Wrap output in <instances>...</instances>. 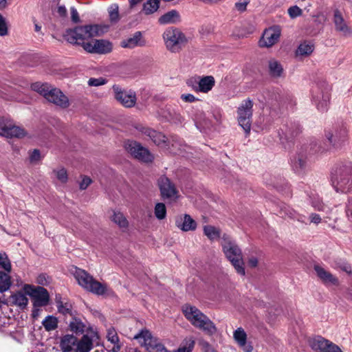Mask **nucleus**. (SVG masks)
Returning a JSON list of instances; mask_svg holds the SVG:
<instances>
[{"instance_id": "nucleus-4", "label": "nucleus", "mask_w": 352, "mask_h": 352, "mask_svg": "<svg viewBox=\"0 0 352 352\" xmlns=\"http://www.w3.org/2000/svg\"><path fill=\"white\" fill-rule=\"evenodd\" d=\"M62 352H89L94 346L92 340L87 336L78 339L73 335H65L60 338Z\"/></svg>"}, {"instance_id": "nucleus-35", "label": "nucleus", "mask_w": 352, "mask_h": 352, "mask_svg": "<svg viewBox=\"0 0 352 352\" xmlns=\"http://www.w3.org/2000/svg\"><path fill=\"white\" fill-rule=\"evenodd\" d=\"M11 285L10 276L3 272H0V292L8 290Z\"/></svg>"}, {"instance_id": "nucleus-55", "label": "nucleus", "mask_w": 352, "mask_h": 352, "mask_svg": "<svg viewBox=\"0 0 352 352\" xmlns=\"http://www.w3.org/2000/svg\"><path fill=\"white\" fill-rule=\"evenodd\" d=\"M8 122L9 120L8 119L4 118L3 117H0V135H1Z\"/></svg>"}, {"instance_id": "nucleus-7", "label": "nucleus", "mask_w": 352, "mask_h": 352, "mask_svg": "<svg viewBox=\"0 0 352 352\" xmlns=\"http://www.w3.org/2000/svg\"><path fill=\"white\" fill-rule=\"evenodd\" d=\"M182 311L185 317L195 327L203 330L216 329L214 323L196 307L186 304L182 307Z\"/></svg>"}, {"instance_id": "nucleus-32", "label": "nucleus", "mask_w": 352, "mask_h": 352, "mask_svg": "<svg viewBox=\"0 0 352 352\" xmlns=\"http://www.w3.org/2000/svg\"><path fill=\"white\" fill-rule=\"evenodd\" d=\"M111 219L116 223L120 228H126L129 226V222L126 217L120 212H113Z\"/></svg>"}, {"instance_id": "nucleus-58", "label": "nucleus", "mask_w": 352, "mask_h": 352, "mask_svg": "<svg viewBox=\"0 0 352 352\" xmlns=\"http://www.w3.org/2000/svg\"><path fill=\"white\" fill-rule=\"evenodd\" d=\"M310 219H311V222H312L315 224H318L321 221L320 217L317 214H311L310 215Z\"/></svg>"}, {"instance_id": "nucleus-30", "label": "nucleus", "mask_w": 352, "mask_h": 352, "mask_svg": "<svg viewBox=\"0 0 352 352\" xmlns=\"http://www.w3.org/2000/svg\"><path fill=\"white\" fill-rule=\"evenodd\" d=\"M55 301L59 313L63 315L69 314L72 316V305L67 302L64 303L60 294L56 295Z\"/></svg>"}, {"instance_id": "nucleus-29", "label": "nucleus", "mask_w": 352, "mask_h": 352, "mask_svg": "<svg viewBox=\"0 0 352 352\" xmlns=\"http://www.w3.org/2000/svg\"><path fill=\"white\" fill-rule=\"evenodd\" d=\"M162 116L166 120L174 123H182L184 121V118L180 115V113L170 109L163 110Z\"/></svg>"}, {"instance_id": "nucleus-5", "label": "nucleus", "mask_w": 352, "mask_h": 352, "mask_svg": "<svg viewBox=\"0 0 352 352\" xmlns=\"http://www.w3.org/2000/svg\"><path fill=\"white\" fill-rule=\"evenodd\" d=\"M74 276L78 283L87 291L98 296L106 293L107 285L95 280L85 270L76 268Z\"/></svg>"}, {"instance_id": "nucleus-17", "label": "nucleus", "mask_w": 352, "mask_h": 352, "mask_svg": "<svg viewBox=\"0 0 352 352\" xmlns=\"http://www.w3.org/2000/svg\"><path fill=\"white\" fill-rule=\"evenodd\" d=\"M135 129L142 134L148 137L156 145L162 147H167L168 146L167 143L168 138L162 133L142 124L137 125Z\"/></svg>"}, {"instance_id": "nucleus-21", "label": "nucleus", "mask_w": 352, "mask_h": 352, "mask_svg": "<svg viewBox=\"0 0 352 352\" xmlns=\"http://www.w3.org/2000/svg\"><path fill=\"white\" fill-rule=\"evenodd\" d=\"M27 135L26 131L24 129L14 125L10 120L3 131L1 136L12 138H22L25 137Z\"/></svg>"}, {"instance_id": "nucleus-47", "label": "nucleus", "mask_w": 352, "mask_h": 352, "mask_svg": "<svg viewBox=\"0 0 352 352\" xmlns=\"http://www.w3.org/2000/svg\"><path fill=\"white\" fill-rule=\"evenodd\" d=\"M107 82V80L102 77H100L98 78H91L88 80V85L91 87H98L103 85H105Z\"/></svg>"}, {"instance_id": "nucleus-36", "label": "nucleus", "mask_w": 352, "mask_h": 352, "mask_svg": "<svg viewBox=\"0 0 352 352\" xmlns=\"http://www.w3.org/2000/svg\"><path fill=\"white\" fill-rule=\"evenodd\" d=\"M301 132V129L298 125L292 124L287 127L285 131V139L292 141L294 138L297 136Z\"/></svg>"}, {"instance_id": "nucleus-39", "label": "nucleus", "mask_w": 352, "mask_h": 352, "mask_svg": "<svg viewBox=\"0 0 352 352\" xmlns=\"http://www.w3.org/2000/svg\"><path fill=\"white\" fill-rule=\"evenodd\" d=\"M45 330H54L58 327V319L53 316H47L42 322Z\"/></svg>"}, {"instance_id": "nucleus-60", "label": "nucleus", "mask_w": 352, "mask_h": 352, "mask_svg": "<svg viewBox=\"0 0 352 352\" xmlns=\"http://www.w3.org/2000/svg\"><path fill=\"white\" fill-rule=\"evenodd\" d=\"M248 265L251 267H255L258 265V259L255 257H252L248 261Z\"/></svg>"}, {"instance_id": "nucleus-23", "label": "nucleus", "mask_w": 352, "mask_h": 352, "mask_svg": "<svg viewBox=\"0 0 352 352\" xmlns=\"http://www.w3.org/2000/svg\"><path fill=\"white\" fill-rule=\"evenodd\" d=\"M175 223L177 228L184 232L195 230L197 228V223L189 214L180 217L176 220Z\"/></svg>"}, {"instance_id": "nucleus-31", "label": "nucleus", "mask_w": 352, "mask_h": 352, "mask_svg": "<svg viewBox=\"0 0 352 352\" xmlns=\"http://www.w3.org/2000/svg\"><path fill=\"white\" fill-rule=\"evenodd\" d=\"M160 0H148L143 4L142 12L146 14L155 12L160 8Z\"/></svg>"}, {"instance_id": "nucleus-19", "label": "nucleus", "mask_w": 352, "mask_h": 352, "mask_svg": "<svg viewBox=\"0 0 352 352\" xmlns=\"http://www.w3.org/2000/svg\"><path fill=\"white\" fill-rule=\"evenodd\" d=\"M333 23L335 29L344 36H349L352 35V29L347 25L342 14L338 9L334 10Z\"/></svg>"}, {"instance_id": "nucleus-41", "label": "nucleus", "mask_w": 352, "mask_h": 352, "mask_svg": "<svg viewBox=\"0 0 352 352\" xmlns=\"http://www.w3.org/2000/svg\"><path fill=\"white\" fill-rule=\"evenodd\" d=\"M154 213L158 219H164L166 215V208L163 203H157L155 206Z\"/></svg>"}, {"instance_id": "nucleus-33", "label": "nucleus", "mask_w": 352, "mask_h": 352, "mask_svg": "<svg viewBox=\"0 0 352 352\" xmlns=\"http://www.w3.org/2000/svg\"><path fill=\"white\" fill-rule=\"evenodd\" d=\"M269 71L272 76L279 77L281 76L283 69L277 60H271L269 61Z\"/></svg>"}, {"instance_id": "nucleus-54", "label": "nucleus", "mask_w": 352, "mask_h": 352, "mask_svg": "<svg viewBox=\"0 0 352 352\" xmlns=\"http://www.w3.org/2000/svg\"><path fill=\"white\" fill-rule=\"evenodd\" d=\"M57 13L61 17H65L67 14V11L65 6H58L57 8Z\"/></svg>"}, {"instance_id": "nucleus-28", "label": "nucleus", "mask_w": 352, "mask_h": 352, "mask_svg": "<svg viewBox=\"0 0 352 352\" xmlns=\"http://www.w3.org/2000/svg\"><path fill=\"white\" fill-rule=\"evenodd\" d=\"M10 298L12 300V305H16L21 309L25 308L28 302V298L26 295L21 292L12 294Z\"/></svg>"}, {"instance_id": "nucleus-61", "label": "nucleus", "mask_w": 352, "mask_h": 352, "mask_svg": "<svg viewBox=\"0 0 352 352\" xmlns=\"http://www.w3.org/2000/svg\"><path fill=\"white\" fill-rule=\"evenodd\" d=\"M319 32H320V30L319 29L311 30V27L308 28L307 30V33L309 35H310V36L317 35L318 34H319Z\"/></svg>"}, {"instance_id": "nucleus-27", "label": "nucleus", "mask_w": 352, "mask_h": 352, "mask_svg": "<svg viewBox=\"0 0 352 352\" xmlns=\"http://www.w3.org/2000/svg\"><path fill=\"white\" fill-rule=\"evenodd\" d=\"M314 50V45L311 42L304 41L299 45L296 51V56H309Z\"/></svg>"}, {"instance_id": "nucleus-64", "label": "nucleus", "mask_w": 352, "mask_h": 352, "mask_svg": "<svg viewBox=\"0 0 352 352\" xmlns=\"http://www.w3.org/2000/svg\"><path fill=\"white\" fill-rule=\"evenodd\" d=\"M205 352H216L212 347H210L208 344H206L205 346Z\"/></svg>"}, {"instance_id": "nucleus-53", "label": "nucleus", "mask_w": 352, "mask_h": 352, "mask_svg": "<svg viewBox=\"0 0 352 352\" xmlns=\"http://www.w3.org/2000/svg\"><path fill=\"white\" fill-rule=\"evenodd\" d=\"M181 98L182 100L186 102H192L197 100H199L198 98H196L192 94H182L181 96Z\"/></svg>"}, {"instance_id": "nucleus-12", "label": "nucleus", "mask_w": 352, "mask_h": 352, "mask_svg": "<svg viewBox=\"0 0 352 352\" xmlns=\"http://www.w3.org/2000/svg\"><path fill=\"white\" fill-rule=\"evenodd\" d=\"M307 344L314 352H343L337 344L320 336L308 338Z\"/></svg>"}, {"instance_id": "nucleus-56", "label": "nucleus", "mask_w": 352, "mask_h": 352, "mask_svg": "<svg viewBox=\"0 0 352 352\" xmlns=\"http://www.w3.org/2000/svg\"><path fill=\"white\" fill-rule=\"evenodd\" d=\"M338 267L345 272L346 273L349 274H351L352 271H351V267L350 265L347 264V263H342V264H340L338 265Z\"/></svg>"}, {"instance_id": "nucleus-16", "label": "nucleus", "mask_w": 352, "mask_h": 352, "mask_svg": "<svg viewBox=\"0 0 352 352\" xmlns=\"http://www.w3.org/2000/svg\"><path fill=\"white\" fill-rule=\"evenodd\" d=\"M280 33L281 30L279 26H273L266 29L259 40V46L261 47L273 46L279 41Z\"/></svg>"}, {"instance_id": "nucleus-46", "label": "nucleus", "mask_w": 352, "mask_h": 352, "mask_svg": "<svg viewBox=\"0 0 352 352\" xmlns=\"http://www.w3.org/2000/svg\"><path fill=\"white\" fill-rule=\"evenodd\" d=\"M109 19L112 23H117L120 19L118 6L115 5L109 10Z\"/></svg>"}, {"instance_id": "nucleus-22", "label": "nucleus", "mask_w": 352, "mask_h": 352, "mask_svg": "<svg viewBox=\"0 0 352 352\" xmlns=\"http://www.w3.org/2000/svg\"><path fill=\"white\" fill-rule=\"evenodd\" d=\"M314 270L316 271L318 277L322 281L323 283L331 284L333 285H338V279L319 265H314Z\"/></svg>"}, {"instance_id": "nucleus-3", "label": "nucleus", "mask_w": 352, "mask_h": 352, "mask_svg": "<svg viewBox=\"0 0 352 352\" xmlns=\"http://www.w3.org/2000/svg\"><path fill=\"white\" fill-rule=\"evenodd\" d=\"M331 181L337 192H348L352 190V165H340L333 169Z\"/></svg>"}, {"instance_id": "nucleus-15", "label": "nucleus", "mask_w": 352, "mask_h": 352, "mask_svg": "<svg viewBox=\"0 0 352 352\" xmlns=\"http://www.w3.org/2000/svg\"><path fill=\"white\" fill-rule=\"evenodd\" d=\"M25 289L26 293L33 298L35 307H43L48 304L50 296L48 292L44 287L39 286L32 287L30 285H26Z\"/></svg>"}, {"instance_id": "nucleus-37", "label": "nucleus", "mask_w": 352, "mask_h": 352, "mask_svg": "<svg viewBox=\"0 0 352 352\" xmlns=\"http://www.w3.org/2000/svg\"><path fill=\"white\" fill-rule=\"evenodd\" d=\"M204 232L210 240L220 237V230L212 226H205L204 227Z\"/></svg>"}, {"instance_id": "nucleus-8", "label": "nucleus", "mask_w": 352, "mask_h": 352, "mask_svg": "<svg viewBox=\"0 0 352 352\" xmlns=\"http://www.w3.org/2000/svg\"><path fill=\"white\" fill-rule=\"evenodd\" d=\"M124 148L133 157L140 162L151 163L155 159L154 155L147 148L136 141H126L124 142Z\"/></svg>"}, {"instance_id": "nucleus-38", "label": "nucleus", "mask_w": 352, "mask_h": 352, "mask_svg": "<svg viewBox=\"0 0 352 352\" xmlns=\"http://www.w3.org/2000/svg\"><path fill=\"white\" fill-rule=\"evenodd\" d=\"M195 346V340L192 338L185 339L179 347L174 352H192Z\"/></svg>"}, {"instance_id": "nucleus-24", "label": "nucleus", "mask_w": 352, "mask_h": 352, "mask_svg": "<svg viewBox=\"0 0 352 352\" xmlns=\"http://www.w3.org/2000/svg\"><path fill=\"white\" fill-rule=\"evenodd\" d=\"M214 83V78L212 76H207L201 78L197 85H192V89L196 91L208 93L212 89Z\"/></svg>"}, {"instance_id": "nucleus-2", "label": "nucleus", "mask_w": 352, "mask_h": 352, "mask_svg": "<svg viewBox=\"0 0 352 352\" xmlns=\"http://www.w3.org/2000/svg\"><path fill=\"white\" fill-rule=\"evenodd\" d=\"M31 89L56 107L65 109L70 106L69 98L60 89L51 84L36 82L31 85Z\"/></svg>"}, {"instance_id": "nucleus-42", "label": "nucleus", "mask_w": 352, "mask_h": 352, "mask_svg": "<svg viewBox=\"0 0 352 352\" xmlns=\"http://www.w3.org/2000/svg\"><path fill=\"white\" fill-rule=\"evenodd\" d=\"M0 266L8 272L11 271V263L6 253L0 254Z\"/></svg>"}, {"instance_id": "nucleus-25", "label": "nucleus", "mask_w": 352, "mask_h": 352, "mask_svg": "<svg viewBox=\"0 0 352 352\" xmlns=\"http://www.w3.org/2000/svg\"><path fill=\"white\" fill-rule=\"evenodd\" d=\"M234 338L244 352H251L252 351V346L247 342L245 331H234Z\"/></svg>"}, {"instance_id": "nucleus-20", "label": "nucleus", "mask_w": 352, "mask_h": 352, "mask_svg": "<svg viewBox=\"0 0 352 352\" xmlns=\"http://www.w3.org/2000/svg\"><path fill=\"white\" fill-rule=\"evenodd\" d=\"M145 44L146 41L142 37L141 32H136L131 37L124 39L120 43L122 47L130 49L135 47H142Z\"/></svg>"}, {"instance_id": "nucleus-26", "label": "nucleus", "mask_w": 352, "mask_h": 352, "mask_svg": "<svg viewBox=\"0 0 352 352\" xmlns=\"http://www.w3.org/2000/svg\"><path fill=\"white\" fill-rule=\"evenodd\" d=\"M179 21L180 15L175 10H172L165 13L158 19V22L160 24L176 23Z\"/></svg>"}, {"instance_id": "nucleus-40", "label": "nucleus", "mask_w": 352, "mask_h": 352, "mask_svg": "<svg viewBox=\"0 0 352 352\" xmlns=\"http://www.w3.org/2000/svg\"><path fill=\"white\" fill-rule=\"evenodd\" d=\"M307 157L303 153H298L296 157L294 167L297 171H301L306 167Z\"/></svg>"}, {"instance_id": "nucleus-18", "label": "nucleus", "mask_w": 352, "mask_h": 352, "mask_svg": "<svg viewBox=\"0 0 352 352\" xmlns=\"http://www.w3.org/2000/svg\"><path fill=\"white\" fill-rule=\"evenodd\" d=\"M330 87L324 82L321 87H318V90L314 94V99L317 102V107L319 110L324 111L329 104L330 98Z\"/></svg>"}, {"instance_id": "nucleus-62", "label": "nucleus", "mask_w": 352, "mask_h": 352, "mask_svg": "<svg viewBox=\"0 0 352 352\" xmlns=\"http://www.w3.org/2000/svg\"><path fill=\"white\" fill-rule=\"evenodd\" d=\"M130 6L131 8L134 7L135 5L140 3L142 0H129Z\"/></svg>"}, {"instance_id": "nucleus-1", "label": "nucleus", "mask_w": 352, "mask_h": 352, "mask_svg": "<svg viewBox=\"0 0 352 352\" xmlns=\"http://www.w3.org/2000/svg\"><path fill=\"white\" fill-rule=\"evenodd\" d=\"M107 26L99 25H80L74 29H68L64 38L72 44L80 45L84 50L91 54H104L112 51V43L104 39L88 41L89 38L102 35Z\"/></svg>"}, {"instance_id": "nucleus-44", "label": "nucleus", "mask_w": 352, "mask_h": 352, "mask_svg": "<svg viewBox=\"0 0 352 352\" xmlns=\"http://www.w3.org/2000/svg\"><path fill=\"white\" fill-rule=\"evenodd\" d=\"M107 338L109 341L115 344L113 347L114 350L116 348V351H118L120 349V345L118 344L119 338L117 334V331H109L107 334Z\"/></svg>"}, {"instance_id": "nucleus-50", "label": "nucleus", "mask_w": 352, "mask_h": 352, "mask_svg": "<svg viewBox=\"0 0 352 352\" xmlns=\"http://www.w3.org/2000/svg\"><path fill=\"white\" fill-rule=\"evenodd\" d=\"M250 3V0H240L239 2L235 3V8L240 12H243L246 10L248 5Z\"/></svg>"}, {"instance_id": "nucleus-6", "label": "nucleus", "mask_w": 352, "mask_h": 352, "mask_svg": "<svg viewBox=\"0 0 352 352\" xmlns=\"http://www.w3.org/2000/svg\"><path fill=\"white\" fill-rule=\"evenodd\" d=\"M222 248L226 257L231 262L237 273L244 276L245 272L243 255L239 246L230 239L223 237Z\"/></svg>"}, {"instance_id": "nucleus-49", "label": "nucleus", "mask_w": 352, "mask_h": 352, "mask_svg": "<svg viewBox=\"0 0 352 352\" xmlns=\"http://www.w3.org/2000/svg\"><path fill=\"white\" fill-rule=\"evenodd\" d=\"M288 14L292 19H294L301 16L302 10L297 6H294L288 9Z\"/></svg>"}, {"instance_id": "nucleus-51", "label": "nucleus", "mask_w": 352, "mask_h": 352, "mask_svg": "<svg viewBox=\"0 0 352 352\" xmlns=\"http://www.w3.org/2000/svg\"><path fill=\"white\" fill-rule=\"evenodd\" d=\"M92 183V179L88 176H83L82 179L79 184L80 190H85Z\"/></svg>"}, {"instance_id": "nucleus-63", "label": "nucleus", "mask_w": 352, "mask_h": 352, "mask_svg": "<svg viewBox=\"0 0 352 352\" xmlns=\"http://www.w3.org/2000/svg\"><path fill=\"white\" fill-rule=\"evenodd\" d=\"M327 139L328 140V141L329 142L330 144H332V138H333V134L331 132H328L326 133L325 135Z\"/></svg>"}, {"instance_id": "nucleus-11", "label": "nucleus", "mask_w": 352, "mask_h": 352, "mask_svg": "<svg viewBox=\"0 0 352 352\" xmlns=\"http://www.w3.org/2000/svg\"><path fill=\"white\" fill-rule=\"evenodd\" d=\"M166 46L172 52H178L186 43L184 34L177 29L168 30L164 34Z\"/></svg>"}, {"instance_id": "nucleus-45", "label": "nucleus", "mask_w": 352, "mask_h": 352, "mask_svg": "<svg viewBox=\"0 0 352 352\" xmlns=\"http://www.w3.org/2000/svg\"><path fill=\"white\" fill-rule=\"evenodd\" d=\"M69 327L70 330H84L85 325L79 319L72 317L69 321Z\"/></svg>"}, {"instance_id": "nucleus-10", "label": "nucleus", "mask_w": 352, "mask_h": 352, "mask_svg": "<svg viewBox=\"0 0 352 352\" xmlns=\"http://www.w3.org/2000/svg\"><path fill=\"white\" fill-rule=\"evenodd\" d=\"M157 186L160 191V195L164 200L169 202H175L179 195L175 184L166 176L162 175L157 179Z\"/></svg>"}, {"instance_id": "nucleus-48", "label": "nucleus", "mask_w": 352, "mask_h": 352, "mask_svg": "<svg viewBox=\"0 0 352 352\" xmlns=\"http://www.w3.org/2000/svg\"><path fill=\"white\" fill-rule=\"evenodd\" d=\"M8 33V25L6 19L0 14V36H4Z\"/></svg>"}, {"instance_id": "nucleus-34", "label": "nucleus", "mask_w": 352, "mask_h": 352, "mask_svg": "<svg viewBox=\"0 0 352 352\" xmlns=\"http://www.w3.org/2000/svg\"><path fill=\"white\" fill-rule=\"evenodd\" d=\"M282 309L278 306H272L267 309V319L269 323L276 322L277 318L282 314Z\"/></svg>"}, {"instance_id": "nucleus-43", "label": "nucleus", "mask_w": 352, "mask_h": 352, "mask_svg": "<svg viewBox=\"0 0 352 352\" xmlns=\"http://www.w3.org/2000/svg\"><path fill=\"white\" fill-rule=\"evenodd\" d=\"M53 173L55 174L56 178L61 182V183H66L68 179L67 170L61 168L58 170H54Z\"/></svg>"}, {"instance_id": "nucleus-52", "label": "nucleus", "mask_w": 352, "mask_h": 352, "mask_svg": "<svg viewBox=\"0 0 352 352\" xmlns=\"http://www.w3.org/2000/svg\"><path fill=\"white\" fill-rule=\"evenodd\" d=\"M70 10L72 21L75 23H79L80 20L77 10L75 8L72 7L71 8Z\"/></svg>"}, {"instance_id": "nucleus-9", "label": "nucleus", "mask_w": 352, "mask_h": 352, "mask_svg": "<svg viewBox=\"0 0 352 352\" xmlns=\"http://www.w3.org/2000/svg\"><path fill=\"white\" fill-rule=\"evenodd\" d=\"M112 91L114 99L125 108L133 107L137 102L136 94L131 89H124L119 85H113Z\"/></svg>"}, {"instance_id": "nucleus-57", "label": "nucleus", "mask_w": 352, "mask_h": 352, "mask_svg": "<svg viewBox=\"0 0 352 352\" xmlns=\"http://www.w3.org/2000/svg\"><path fill=\"white\" fill-rule=\"evenodd\" d=\"M40 159V152L37 149H34L30 155L31 162H36Z\"/></svg>"}, {"instance_id": "nucleus-13", "label": "nucleus", "mask_w": 352, "mask_h": 352, "mask_svg": "<svg viewBox=\"0 0 352 352\" xmlns=\"http://www.w3.org/2000/svg\"><path fill=\"white\" fill-rule=\"evenodd\" d=\"M252 107V100L247 99L242 102L237 111L239 124L247 133L251 129Z\"/></svg>"}, {"instance_id": "nucleus-59", "label": "nucleus", "mask_w": 352, "mask_h": 352, "mask_svg": "<svg viewBox=\"0 0 352 352\" xmlns=\"http://www.w3.org/2000/svg\"><path fill=\"white\" fill-rule=\"evenodd\" d=\"M346 214L349 221L352 222V201H349V204L347 206Z\"/></svg>"}, {"instance_id": "nucleus-14", "label": "nucleus", "mask_w": 352, "mask_h": 352, "mask_svg": "<svg viewBox=\"0 0 352 352\" xmlns=\"http://www.w3.org/2000/svg\"><path fill=\"white\" fill-rule=\"evenodd\" d=\"M140 345L144 346L148 352H168L165 346L157 342L150 331H140L134 336Z\"/></svg>"}]
</instances>
